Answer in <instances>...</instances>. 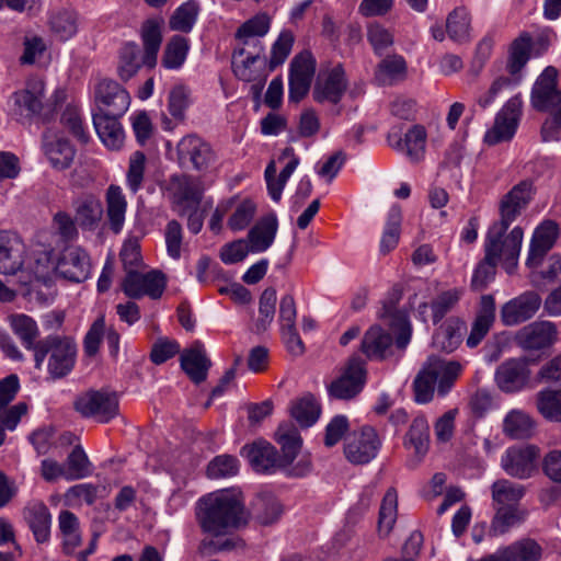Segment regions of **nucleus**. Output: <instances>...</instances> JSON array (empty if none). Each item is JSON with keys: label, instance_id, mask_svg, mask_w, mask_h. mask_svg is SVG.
Instances as JSON below:
<instances>
[{"label": "nucleus", "instance_id": "1", "mask_svg": "<svg viewBox=\"0 0 561 561\" xmlns=\"http://www.w3.org/2000/svg\"><path fill=\"white\" fill-rule=\"evenodd\" d=\"M197 519L205 533L220 536L245 525L248 516L240 495L221 490L198 501Z\"/></svg>", "mask_w": 561, "mask_h": 561}, {"label": "nucleus", "instance_id": "2", "mask_svg": "<svg viewBox=\"0 0 561 561\" xmlns=\"http://www.w3.org/2000/svg\"><path fill=\"white\" fill-rule=\"evenodd\" d=\"M275 438L280 446V456L276 448L266 440H256L241 449V455L249 460L256 472L270 473L276 469L286 468L298 456L302 439L298 428L293 423H282L277 428Z\"/></svg>", "mask_w": 561, "mask_h": 561}, {"label": "nucleus", "instance_id": "3", "mask_svg": "<svg viewBox=\"0 0 561 561\" xmlns=\"http://www.w3.org/2000/svg\"><path fill=\"white\" fill-rule=\"evenodd\" d=\"M463 366L457 360H446L430 356L413 381L414 398L417 403L425 404L433 400L435 389L445 397L459 378Z\"/></svg>", "mask_w": 561, "mask_h": 561}, {"label": "nucleus", "instance_id": "4", "mask_svg": "<svg viewBox=\"0 0 561 561\" xmlns=\"http://www.w3.org/2000/svg\"><path fill=\"white\" fill-rule=\"evenodd\" d=\"M48 356L47 370L54 379L67 376L75 367L77 345L72 337L48 335L34 346L35 367L41 369Z\"/></svg>", "mask_w": 561, "mask_h": 561}, {"label": "nucleus", "instance_id": "5", "mask_svg": "<svg viewBox=\"0 0 561 561\" xmlns=\"http://www.w3.org/2000/svg\"><path fill=\"white\" fill-rule=\"evenodd\" d=\"M348 90V80L341 64L330 68H321L312 87V100L331 107L333 115L342 113V100Z\"/></svg>", "mask_w": 561, "mask_h": 561}, {"label": "nucleus", "instance_id": "6", "mask_svg": "<svg viewBox=\"0 0 561 561\" xmlns=\"http://www.w3.org/2000/svg\"><path fill=\"white\" fill-rule=\"evenodd\" d=\"M511 222L495 221L488 230L484 240V253L492 249L494 260L503 262L508 272L515 266L522 249L524 232L520 227H514L507 232Z\"/></svg>", "mask_w": 561, "mask_h": 561}, {"label": "nucleus", "instance_id": "7", "mask_svg": "<svg viewBox=\"0 0 561 561\" xmlns=\"http://www.w3.org/2000/svg\"><path fill=\"white\" fill-rule=\"evenodd\" d=\"M161 37H144L142 45L127 42L119 50L117 73L123 81H128L145 67L153 69L158 61Z\"/></svg>", "mask_w": 561, "mask_h": 561}, {"label": "nucleus", "instance_id": "8", "mask_svg": "<svg viewBox=\"0 0 561 561\" xmlns=\"http://www.w3.org/2000/svg\"><path fill=\"white\" fill-rule=\"evenodd\" d=\"M366 363L358 356L348 358L341 375L328 385L329 397L336 400H352L357 397L366 383Z\"/></svg>", "mask_w": 561, "mask_h": 561}, {"label": "nucleus", "instance_id": "9", "mask_svg": "<svg viewBox=\"0 0 561 561\" xmlns=\"http://www.w3.org/2000/svg\"><path fill=\"white\" fill-rule=\"evenodd\" d=\"M173 209L184 216L188 209L198 208L204 194L203 181L190 174H173L168 183Z\"/></svg>", "mask_w": 561, "mask_h": 561}, {"label": "nucleus", "instance_id": "10", "mask_svg": "<svg viewBox=\"0 0 561 561\" xmlns=\"http://www.w3.org/2000/svg\"><path fill=\"white\" fill-rule=\"evenodd\" d=\"M241 47H237L232 55V70L234 76L245 82L262 79V68L265 56L259 37H242Z\"/></svg>", "mask_w": 561, "mask_h": 561}, {"label": "nucleus", "instance_id": "11", "mask_svg": "<svg viewBox=\"0 0 561 561\" xmlns=\"http://www.w3.org/2000/svg\"><path fill=\"white\" fill-rule=\"evenodd\" d=\"M523 114L520 93L508 99L495 116L493 126L486 130L484 142L489 146L510 141L516 134Z\"/></svg>", "mask_w": 561, "mask_h": 561}, {"label": "nucleus", "instance_id": "12", "mask_svg": "<svg viewBox=\"0 0 561 561\" xmlns=\"http://www.w3.org/2000/svg\"><path fill=\"white\" fill-rule=\"evenodd\" d=\"M178 162L182 168L206 172L216 161V153L205 139L196 134H188L176 145Z\"/></svg>", "mask_w": 561, "mask_h": 561}, {"label": "nucleus", "instance_id": "13", "mask_svg": "<svg viewBox=\"0 0 561 561\" xmlns=\"http://www.w3.org/2000/svg\"><path fill=\"white\" fill-rule=\"evenodd\" d=\"M75 409L83 417H90L100 423H108L117 416L119 405L115 393L104 390H90L76 399Z\"/></svg>", "mask_w": 561, "mask_h": 561}, {"label": "nucleus", "instance_id": "14", "mask_svg": "<svg viewBox=\"0 0 561 561\" xmlns=\"http://www.w3.org/2000/svg\"><path fill=\"white\" fill-rule=\"evenodd\" d=\"M381 444L377 431L373 426L365 425L345 437V458L354 465H366L376 458Z\"/></svg>", "mask_w": 561, "mask_h": 561}, {"label": "nucleus", "instance_id": "15", "mask_svg": "<svg viewBox=\"0 0 561 561\" xmlns=\"http://www.w3.org/2000/svg\"><path fill=\"white\" fill-rule=\"evenodd\" d=\"M316 58L308 50L294 57L288 75V101L290 103L297 104L307 96L316 75Z\"/></svg>", "mask_w": 561, "mask_h": 561}, {"label": "nucleus", "instance_id": "16", "mask_svg": "<svg viewBox=\"0 0 561 561\" xmlns=\"http://www.w3.org/2000/svg\"><path fill=\"white\" fill-rule=\"evenodd\" d=\"M549 47V37H515L507 48L506 70L508 75H523L528 61L545 55Z\"/></svg>", "mask_w": 561, "mask_h": 561}, {"label": "nucleus", "instance_id": "17", "mask_svg": "<svg viewBox=\"0 0 561 561\" xmlns=\"http://www.w3.org/2000/svg\"><path fill=\"white\" fill-rule=\"evenodd\" d=\"M95 108L93 113L125 115L130 105L128 91L112 79H100L93 89Z\"/></svg>", "mask_w": 561, "mask_h": 561}, {"label": "nucleus", "instance_id": "18", "mask_svg": "<svg viewBox=\"0 0 561 561\" xmlns=\"http://www.w3.org/2000/svg\"><path fill=\"white\" fill-rule=\"evenodd\" d=\"M530 104L538 112L561 110V90L558 89V70L546 67L537 77L530 92Z\"/></svg>", "mask_w": 561, "mask_h": 561}, {"label": "nucleus", "instance_id": "19", "mask_svg": "<svg viewBox=\"0 0 561 561\" xmlns=\"http://www.w3.org/2000/svg\"><path fill=\"white\" fill-rule=\"evenodd\" d=\"M167 286V279L162 272L150 271L148 273H139L138 271H129L123 279L122 289L124 294L134 299L149 296L158 299L162 296Z\"/></svg>", "mask_w": 561, "mask_h": 561}, {"label": "nucleus", "instance_id": "20", "mask_svg": "<svg viewBox=\"0 0 561 561\" xmlns=\"http://www.w3.org/2000/svg\"><path fill=\"white\" fill-rule=\"evenodd\" d=\"M14 111L25 118L42 117L45 100V81L39 77H30L25 87L12 94Z\"/></svg>", "mask_w": 561, "mask_h": 561}, {"label": "nucleus", "instance_id": "21", "mask_svg": "<svg viewBox=\"0 0 561 561\" xmlns=\"http://www.w3.org/2000/svg\"><path fill=\"white\" fill-rule=\"evenodd\" d=\"M54 270L65 279L83 282L90 276V256L81 247L68 245L61 251Z\"/></svg>", "mask_w": 561, "mask_h": 561}, {"label": "nucleus", "instance_id": "22", "mask_svg": "<svg viewBox=\"0 0 561 561\" xmlns=\"http://www.w3.org/2000/svg\"><path fill=\"white\" fill-rule=\"evenodd\" d=\"M538 456L539 449L534 445L513 446L505 450L501 466L511 477L528 479L536 471Z\"/></svg>", "mask_w": 561, "mask_h": 561}, {"label": "nucleus", "instance_id": "23", "mask_svg": "<svg viewBox=\"0 0 561 561\" xmlns=\"http://www.w3.org/2000/svg\"><path fill=\"white\" fill-rule=\"evenodd\" d=\"M530 377L531 371L525 357L506 359L496 368L494 375L497 387L506 393L525 389L530 382Z\"/></svg>", "mask_w": 561, "mask_h": 561}, {"label": "nucleus", "instance_id": "24", "mask_svg": "<svg viewBox=\"0 0 561 561\" xmlns=\"http://www.w3.org/2000/svg\"><path fill=\"white\" fill-rule=\"evenodd\" d=\"M19 389L20 382L16 375H10L0 381V425L9 431L15 430L21 417L27 412V405L24 402L10 405Z\"/></svg>", "mask_w": 561, "mask_h": 561}, {"label": "nucleus", "instance_id": "25", "mask_svg": "<svg viewBox=\"0 0 561 561\" xmlns=\"http://www.w3.org/2000/svg\"><path fill=\"white\" fill-rule=\"evenodd\" d=\"M541 302L538 293L534 290L525 291L502 306L500 311L501 321L506 327L520 324L536 314Z\"/></svg>", "mask_w": 561, "mask_h": 561}, {"label": "nucleus", "instance_id": "26", "mask_svg": "<svg viewBox=\"0 0 561 561\" xmlns=\"http://www.w3.org/2000/svg\"><path fill=\"white\" fill-rule=\"evenodd\" d=\"M427 134L423 126L413 125L407 133L392 128L387 137L391 148L405 154L412 162L423 159L426 147Z\"/></svg>", "mask_w": 561, "mask_h": 561}, {"label": "nucleus", "instance_id": "27", "mask_svg": "<svg viewBox=\"0 0 561 561\" xmlns=\"http://www.w3.org/2000/svg\"><path fill=\"white\" fill-rule=\"evenodd\" d=\"M430 426L424 415L413 419L403 436L402 445L409 453L408 465L416 467L423 461L430 449Z\"/></svg>", "mask_w": 561, "mask_h": 561}, {"label": "nucleus", "instance_id": "28", "mask_svg": "<svg viewBox=\"0 0 561 561\" xmlns=\"http://www.w3.org/2000/svg\"><path fill=\"white\" fill-rule=\"evenodd\" d=\"M557 327L550 321H535L522 328L515 336L518 346L538 351L550 346L557 340Z\"/></svg>", "mask_w": 561, "mask_h": 561}, {"label": "nucleus", "instance_id": "29", "mask_svg": "<svg viewBox=\"0 0 561 561\" xmlns=\"http://www.w3.org/2000/svg\"><path fill=\"white\" fill-rule=\"evenodd\" d=\"M534 193V183L530 180L514 185L501 199L500 220L513 224L530 203Z\"/></svg>", "mask_w": 561, "mask_h": 561}, {"label": "nucleus", "instance_id": "30", "mask_svg": "<svg viewBox=\"0 0 561 561\" xmlns=\"http://www.w3.org/2000/svg\"><path fill=\"white\" fill-rule=\"evenodd\" d=\"M180 364L183 371L194 383L206 380L211 362L206 354L204 344L195 341L181 353Z\"/></svg>", "mask_w": 561, "mask_h": 561}, {"label": "nucleus", "instance_id": "31", "mask_svg": "<svg viewBox=\"0 0 561 561\" xmlns=\"http://www.w3.org/2000/svg\"><path fill=\"white\" fill-rule=\"evenodd\" d=\"M25 245L12 232H0V273L13 275L21 270L24 263Z\"/></svg>", "mask_w": 561, "mask_h": 561}, {"label": "nucleus", "instance_id": "32", "mask_svg": "<svg viewBox=\"0 0 561 561\" xmlns=\"http://www.w3.org/2000/svg\"><path fill=\"white\" fill-rule=\"evenodd\" d=\"M42 147L49 163L57 170L68 169L76 156V149L70 141L51 130L43 134Z\"/></svg>", "mask_w": 561, "mask_h": 561}, {"label": "nucleus", "instance_id": "33", "mask_svg": "<svg viewBox=\"0 0 561 561\" xmlns=\"http://www.w3.org/2000/svg\"><path fill=\"white\" fill-rule=\"evenodd\" d=\"M123 116L92 112L94 129L102 144L110 150H119L124 145L125 133L119 122Z\"/></svg>", "mask_w": 561, "mask_h": 561}, {"label": "nucleus", "instance_id": "34", "mask_svg": "<svg viewBox=\"0 0 561 561\" xmlns=\"http://www.w3.org/2000/svg\"><path fill=\"white\" fill-rule=\"evenodd\" d=\"M558 237V225L551 220L540 224L531 238L526 264L528 267H536L545 255L553 247Z\"/></svg>", "mask_w": 561, "mask_h": 561}, {"label": "nucleus", "instance_id": "35", "mask_svg": "<svg viewBox=\"0 0 561 561\" xmlns=\"http://www.w3.org/2000/svg\"><path fill=\"white\" fill-rule=\"evenodd\" d=\"M23 517L38 543L50 538L51 515L43 501L32 500L23 508Z\"/></svg>", "mask_w": 561, "mask_h": 561}, {"label": "nucleus", "instance_id": "36", "mask_svg": "<svg viewBox=\"0 0 561 561\" xmlns=\"http://www.w3.org/2000/svg\"><path fill=\"white\" fill-rule=\"evenodd\" d=\"M495 319V300L491 295H484L480 300V308L472 323L467 346H478L490 331Z\"/></svg>", "mask_w": 561, "mask_h": 561}, {"label": "nucleus", "instance_id": "37", "mask_svg": "<svg viewBox=\"0 0 561 561\" xmlns=\"http://www.w3.org/2000/svg\"><path fill=\"white\" fill-rule=\"evenodd\" d=\"M467 330L465 321L451 317L447 319L433 335V346L436 350L451 353L461 343L463 333Z\"/></svg>", "mask_w": 561, "mask_h": 561}, {"label": "nucleus", "instance_id": "38", "mask_svg": "<svg viewBox=\"0 0 561 561\" xmlns=\"http://www.w3.org/2000/svg\"><path fill=\"white\" fill-rule=\"evenodd\" d=\"M391 334L379 325L370 327L364 334L360 350L368 359H383L390 352Z\"/></svg>", "mask_w": 561, "mask_h": 561}, {"label": "nucleus", "instance_id": "39", "mask_svg": "<svg viewBox=\"0 0 561 561\" xmlns=\"http://www.w3.org/2000/svg\"><path fill=\"white\" fill-rule=\"evenodd\" d=\"M493 508L495 514L489 530L492 537L507 534L511 529L522 525L528 516V511L522 506H500Z\"/></svg>", "mask_w": 561, "mask_h": 561}, {"label": "nucleus", "instance_id": "40", "mask_svg": "<svg viewBox=\"0 0 561 561\" xmlns=\"http://www.w3.org/2000/svg\"><path fill=\"white\" fill-rule=\"evenodd\" d=\"M76 219L81 228L94 229L103 216V206L94 194L85 193L73 202Z\"/></svg>", "mask_w": 561, "mask_h": 561}, {"label": "nucleus", "instance_id": "41", "mask_svg": "<svg viewBox=\"0 0 561 561\" xmlns=\"http://www.w3.org/2000/svg\"><path fill=\"white\" fill-rule=\"evenodd\" d=\"M105 202L110 229L114 233H119L124 227L127 210V201L122 187L111 184L106 190Z\"/></svg>", "mask_w": 561, "mask_h": 561}, {"label": "nucleus", "instance_id": "42", "mask_svg": "<svg viewBox=\"0 0 561 561\" xmlns=\"http://www.w3.org/2000/svg\"><path fill=\"white\" fill-rule=\"evenodd\" d=\"M398 518V494L396 489L389 488L385 493L379 512H378V520H377V534L381 539L387 538Z\"/></svg>", "mask_w": 561, "mask_h": 561}, {"label": "nucleus", "instance_id": "43", "mask_svg": "<svg viewBox=\"0 0 561 561\" xmlns=\"http://www.w3.org/2000/svg\"><path fill=\"white\" fill-rule=\"evenodd\" d=\"M526 489L519 483L507 479H500L491 485L492 505L500 506H520L519 501L524 497Z\"/></svg>", "mask_w": 561, "mask_h": 561}, {"label": "nucleus", "instance_id": "44", "mask_svg": "<svg viewBox=\"0 0 561 561\" xmlns=\"http://www.w3.org/2000/svg\"><path fill=\"white\" fill-rule=\"evenodd\" d=\"M501 549L506 561H541L543 556L542 546L533 538L518 539Z\"/></svg>", "mask_w": 561, "mask_h": 561}, {"label": "nucleus", "instance_id": "45", "mask_svg": "<svg viewBox=\"0 0 561 561\" xmlns=\"http://www.w3.org/2000/svg\"><path fill=\"white\" fill-rule=\"evenodd\" d=\"M277 226L275 216L260 220L248 234L251 252L259 253L267 250L275 239Z\"/></svg>", "mask_w": 561, "mask_h": 561}, {"label": "nucleus", "instance_id": "46", "mask_svg": "<svg viewBox=\"0 0 561 561\" xmlns=\"http://www.w3.org/2000/svg\"><path fill=\"white\" fill-rule=\"evenodd\" d=\"M282 513L279 501L272 494H260L252 503L253 518L263 526L277 522Z\"/></svg>", "mask_w": 561, "mask_h": 561}, {"label": "nucleus", "instance_id": "47", "mask_svg": "<svg viewBox=\"0 0 561 561\" xmlns=\"http://www.w3.org/2000/svg\"><path fill=\"white\" fill-rule=\"evenodd\" d=\"M534 430L533 419L523 410L510 411L503 422V431L511 438L522 439L531 435Z\"/></svg>", "mask_w": 561, "mask_h": 561}, {"label": "nucleus", "instance_id": "48", "mask_svg": "<svg viewBox=\"0 0 561 561\" xmlns=\"http://www.w3.org/2000/svg\"><path fill=\"white\" fill-rule=\"evenodd\" d=\"M536 407L546 420L561 422V388L539 391L536 396Z\"/></svg>", "mask_w": 561, "mask_h": 561}, {"label": "nucleus", "instance_id": "49", "mask_svg": "<svg viewBox=\"0 0 561 561\" xmlns=\"http://www.w3.org/2000/svg\"><path fill=\"white\" fill-rule=\"evenodd\" d=\"M290 414L301 427H310L320 416V407L311 396H305L291 403Z\"/></svg>", "mask_w": 561, "mask_h": 561}, {"label": "nucleus", "instance_id": "50", "mask_svg": "<svg viewBox=\"0 0 561 561\" xmlns=\"http://www.w3.org/2000/svg\"><path fill=\"white\" fill-rule=\"evenodd\" d=\"M49 59V44L44 37H25L20 57L21 65H42L47 64Z\"/></svg>", "mask_w": 561, "mask_h": 561}, {"label": "nucleus", "instance_id": "51", "mask_svg": "<svg viewBox=\"0 0 561 561\" xmlns=\"http://www.w3.org/2000/svg\"><path fill=\"white\" fill-rule=\"evenodd\" d=\"M190 44L185 37H173L167 45L161 58L165 69H180L186 60Z\"/></svg>", "mask_w": 561, "mask_h": 561}, {"label": "nucleus", "instance_id": "52", "mask_svg": "<svg viewBox=\"0 0 561 561\" xmlns=\"http://www.w3.org/2000/svg\"><path fill=\"white\" fill-rule=\"evenodd\" d=\"M405 73V60L401 56L393 55L380 61L376 76L381 84H392L394 81L403 79Z\"/></svg>", "mask_w": 561, "mask_h": 561}, {"label": "nucleus", "instance_id": "53", "mask_svg": "<svg viewBox=\"0 0 561 561\" xmlns=\"http://www.w3.org/2000/svg\"><path fill=\"white\" fill-rule=\"evenodd\" d=\"M277 296L276 290L273 287L266 288L259 300V317L255 322V332H265L275 317Z\"/></svg>", "mask_w": 561, "mask_h": 561}, {"label": "nucleus", "instance_id": "54", "mask_svg": "<svg viewBox=\"0 0 561 561\" xmlns=\"http://www.w3.org/2000/svg\"><path fill=\"white\" fill-rule=\"evenodd\" d=\"M11 328L27 350H33L37 342L38 328L35 320L26 314L11 317Z\"/></svg>", "mask_w": 561, "mask_h": 561}, {"label": "nucleus", "instance_id": "55", "mask_svg": "<svg viewBox=\"0 0 561 561\" xmlns=\"http://www.w3.org/2000/svg\"><path fill=\"white\" fill-rule=\"evenodd\" d=\"M198 10V4L195 1L183 3L170 18V28L174 32L188 33L196 21Z\"/></svg>", "mask_w": 561, "mask_h": 561}, {"label": "nucleus", "instance_id": "56", "mask_svg": "<svg viewBox=\"0 0 561 561\" xmlns=\"http://www.w3.org/2000/svg\"><path fill=\"white\" fill-rule=\"evenodd\" d=\"M494 256L495 253L490 249L488 254L484 253L483 260L477 265L471 279V287L474 290L484 289L494 278L499 263L494 260Z\"/></svg>", "mask_w": 561, "mask_h": 561}, {"label": "nucleus", "instance_id": "57", "mask_svg": "<svg viewBox=\"0 0 561 561\" xmlns=\"http://www.w3.org/2000/svg\"><path fill=\"white\" fill-rule=\"evenodd\" d=\"M462 294V289L451 288L437 295V297L431 302L433 322L435 324L455 308Z\"/></svg>", "mask_w": 561, "mask_h": 561}, {"label": "nucleus", "instance_id": "58", "mask_svg": "<svg viewBox=\"0 0 561 561\" xmlns=\"http://www.w3.org/2000/svg\"><path fill=\"white\" fill-rule=\"evenodd\" d=\"M146 156L142 151L131 153L126 174L128 190L136 194L142 186L145 180Z\"/></svg>", "mask_w": 561, "mask_h": 561}, {"label": "nucleus", "instance_id": "59", "mask_svg": "<svg viewBox=\"0 0 561 561\" xmlns=\"http://www.w3.org/2000/svg\"><path fill=\"white\" fill-rule=\"evenodd\" d=\"M67 481L85 478L90 474V461L81 446H76L67 457Z\"/></svg>", "mask_w": 561, "mask_h": 561}, {"label": "nucleus", "instance_id": "60", "mask_svg": "<svg viewBox=\"0 0 561 561\" xmlns=\"http://www.w3.org/2000/svg\"><path fill=\"white\" fill-rule=\"evenodd\" d=\"M164 241L168 255L173 260H180L185 250L183 241V228L176 220H170L164 229Z\"/></svg>", "mask_w": 561, "mask_h": 561}, {"label": "nucleus", "instance_id": "61", "mask_svg": "<svg viewBox=\"0 0 561 561\" xmlns=\"http://www.w3.org/2000/svg\"><path fill=\"white\" fill-rule=\"evenodd\" d=\"M239 461L230 455H221L214 458L208 467L207 474L211 479L228 478L237 474Z\"/></svg>", "mask_w": 561, "mask_h": 561}, {"label": "nucleus", "instance_id": "62", "mask_svg": "<svg viewBox=\"0 0 561 561\" xmlns=\"http://www.w3.org/2000/svg\"><path fill=\"white\" fill-rule=\"evenodd\" d=\"M446 31L449 35H466L472 31L471 19L463 8H457L449 13L446 21Z\"/></svg>", "mask_w": 561, "mask_h": 561}, {"label": "nucleus", "instance_id": "63", "mask_svg": "<svg viewBox=\"0 0 561 561\" xmlns=\"http://www.w3.org/2000/svg\"><path fill=\"white\" fill-rule=\"evenodd\" d=\"M61 122L79 141L82 144L89 141V133L85 130L81 115L77 108L67 107L61 115Z\"/></svg>", "mask_w": 561, "mask_h": 561}, {"label": "nucleus", "instance_id": "64", "mask_svg": "<svg viewBox=\"0 0 561 561\" xmlns=\"http://www.w3.org/2000/svg\"><path fill=\"white\" fill-rule=\"evenodd\" d=\"M255 213V205L251 201L241 202L228 220V227L232 231L243 230L249 226Z\"/></svg>", "mask_w": 561, "mask_h": 561}]
</instances>
